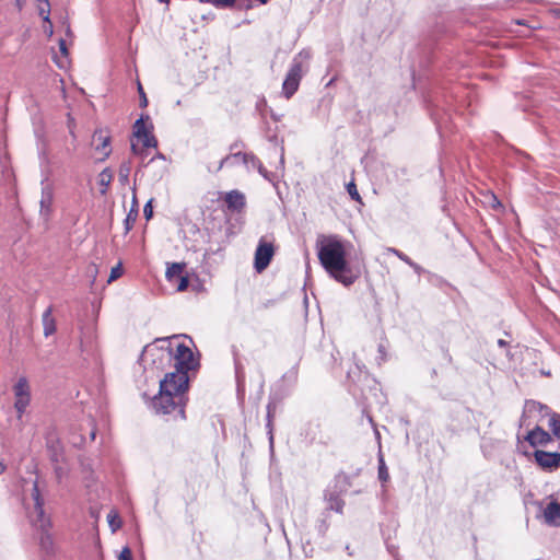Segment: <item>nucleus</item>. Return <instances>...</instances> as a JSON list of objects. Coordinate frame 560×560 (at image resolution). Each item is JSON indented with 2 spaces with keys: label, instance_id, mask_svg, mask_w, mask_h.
<instances>
[{
  "label": "nucleus",
  "instance_id": "nucleus-1",
  "mask_svg": "<svg viewBox=\"0 0 560 560\" xmlns=\"http://www.w3.org/2000/svg\"><path fill=\"white\" fill-rule=\"evenodd\" d=\"M316 245L320 265L329 276L343 285L352 284L354 277L346 258V243L335 235H329L318 237Z\"/></svg>",
  "mask_w": 560,
  "mask_h": 560
},
{
  "label": "nucleus",
  "instance_id": "nucleus-2",
  "mask_svg": "<svg viewBox=\"0 0 560 560\" xmlns=\"http://www.w3.org/2000/svg\"><path fill=\"white\" fill-rule=\"evenodd\" d=\"M188 374L184 371L166 373L160 381V392L152 399V407L156 412L171 413L178 410L184 417L185 394L188 389Z\"/></svg>",
  "mask_w": 560,
  "mask_h": 560
},
{
  "label": "nucleus",
  "instance_id": "nucleus-3",
  "mask_svg": "<svg viewBox=\"0 0 560 560\" xmlns=\"http://www.w3.org/2000/svg\"><path fill=\"white\" fill-rule=\"evenodd\" d=\"M161 341L163 343L161 347L150 345L144 348L141 360L145 368L151 364L152 370H162L166 363L174 361L175 371H184L188 374V371L195 369L197 362L189 347L178 343L173 351L170 345H166V340Z\"/></svg>",
  "mask_w": 560,
  "mask_h": 560
},
{
  "label": "nucleus",
  "instance_id": "nucleus-4",
  "mask_svg": "<svg viewBox=\"0 0 560 560\" xmlns=\"http://www.w3.org/2000/svg\"><path fill=\"white\" fill-rule=\"evenodd\" d=\"M25 504L30 510V518L33 525L42 532L40 544L43 548L47 549L50 544V537L47 535V529L50 526L49 518L45 515L43 504L44 500L40 495L37 480L32 482L30 497L25 498Z\"/></svg>",
  "mask_w": 560,
  "mask_h": 560
},
{
  "label": "nucleus",
  "instance_id": "nucleus-5",
  "mask_svg": "<svg viewBox=\"0 0 560 560\" xmlns=\"http://www.w3.org/2000/svg\"><path fill=\"white\" fill-rule=\"evenodd\" d=\"M149 116H141L133 125V140L131 142V150L135 155L142 156L144 152L147 155L150 150L155 149L156 140L151 132L152 126H148L147 121Z\"/></svg>",
  "mask_w": 560,
  "mask_h": 560
},
{
  "label": "nucleus",
  "instance_id": "nucleus-6",
  "mask_svg": "<svg viewBox=\"0 0 560 560\" xmlns=\"http://www.w3.org/2000/svg\"><path fill=\"white\" fill-rule=\"evenodd\" d=\"M221 168L237 174L259 173L264 175L260 162L257 161L254 155L246 153H235L233 155L225 158L224 160L221 161L219 167L215 171H220Z\"/></svg>",
  "mask_w": 560,
  "mask_h": 560
},
{
  "label": "nucleus",
  "instance_id": "nucleus-7",
  "mask_svg": "<svg viewBox=\"0 0 560 560\" xmlns=\"http://www.w3.org/2000/svg\"><path fill=\"white\" fill-rule=\"evenodd\" d=\"M308 57V52H300L292 60L291 67L282 84V92L287 98H290L296 92L302 79L304 62Z\"/></svg>",
  "mask_w": 560,
  "mask_h": 560
},
{
  "label": "nucleus",
  "instance_id": "nucleus-8",
  "mask_svg": "<svg viewBox=\"0 0 560 560\" xmlns=\"http://www.w3.org/2000/svg\"><path fill=\"white\" fill-rule=\"evenodd\" d=\"M275 255V245L267 237H260L254 256V268L257 272H262L270 264Z\"/></svg>",
  "mask_w": 560,
  "mask_h": 560
},
{
  "label": "nucleus",
  "instance_id": "nucleus-9",
  "mask_svg": "<svg viewBox=\"0 0 560 560\" xmlns=\"http://www.w3.org/2000/svg\"><path fill=\"white\" fill-rule=\"evenodd\" d=\"M91 147L95 161H104L112 152L110 136L103 129H96L93 133Z\"/></svg>",
  "mask_w": 560,
  "mask_h": 560
},
{
  "label": "nucleus",
  "instance_id": "nucleus-10",
  "mask_svg": "<svg viewBox=\"0 0 560 560\" xmlns=\"http://www.w3.org/2000/svg\"><path fill=\"white\" fill-rule=\"evenodd\" d=\"M13 393L15 398L14 408L19 418H21L31 401V388L25 376L19 377L13 386Z\"/></svg>",
  "mask_w": 560,
  "mask_h": 560
},
{
  "label": "nucleus",
  "instance_id": "nucleus-11",
  "mask_svg": "<svg viewBox=\"0 0 560 560\" xmlns=\"http://www.w3.org/2000/svg\"><path fill=\"white\" fill-rule=\"evenodd\" d=\"M185 267L184 262H172L166 268L165 277L170 283L176 285L178 292L185 291L188 287V278L183 275Z\"/></svg>",
  "mask_w": 560,
  "mask_h": 560
},
{
  "label": "nucleus",
  "instance_id": "nucleus-12",
  "mask_svg": "<svg viewBox=\"0 0 560 560\" xmlns=\"http://www.w3.org/2000/svg\"><path fill=\"white\" fill-rule=\"evenodd\" d=\"M534 457L537 465L544 470L552 471L560 467V453L558 452L550 453L537 450Z\"/></svg>",
  "mask_w": 560,
  "mask_h": 560
},
{
  "label": "nucleus",
  "instance_id": "nucleus-13",
  "mask_svg": "<svg viewBox=\"0 0 560 560\" xmlns=\"http://www.w3.org/2000/svg\"><path fill=\"white\" fill-rule=\"evenodd\" d=\"M221 195L228 210L232 212H241L246 206L245 195L240 190L234 189Z\"/></svg>",
  "mask_w": 560,
  "mask_h": 560
},
{
  "label": "nucleus",
  "instance_id": "nucleus-14",
  "mask_svg": "<svg viewBox=\"0 0 560 560\" xmlns=\"http://www.w3.org/2000/svg\"><path fill=\"white\" fill-rule=\"evenodd\" d=\"M54 199L51 185L47 180L42 182L40 215L47 219L50 214V207Z\"/></svg>",
  "mask_w": 560,
  "mask_h": 560
},
{
  "label": "nucleus",
  "instance_id": "nucleus-15",
  "mask_svg": "<svg viewBox=\"0 0 560 560\" xmlns=\"http://www.w3.org/2000/svg\"><path fill=\"white\" fill-rule=\"evenodd\" d=\"M542 517L546 524L558 526L560 524V503L550 501L542 508Z\"/></svg>",
  "mask_w": 560,
  "mask_h": 560
},
{
  "label": "nucleus",
  "instance_id": "nucleus-16",
  "mask_svg": "<svg viewBox=\"0 0 560 560\" xmlns=\"http://www.w3.org/2000/svg\"><path fill=\"white\" fill-rule=\"evenodd\" d=\"M525 439L532 446L547 445L551 441L549 433L540 428L529 431Z\"/></svg>",
  "mask_w": 560,
  "mask_h": 560
},
{
  "label": "nucleus",
  "instance_id": "nucleus-17",
  "mask_svg": "<svg viewBox=\"0 0 560 560\" xmlns=\"http://www.w3.org/2000/svg\"><path fill=\"white\" fill-rule=\"evenodd\" d=\"M138 212H139V203H138L137 196H136V183H135L133 187H132L131 208H130V210L125 219V222H124L126 233H128L133 228V224L138 217Z\"/></svg>",
  "mask_w": 560,
  "mask_h": 560
},
{
  "label": "nucleus",
  "instance_id": "nucleus-18",
  "mask_svg": "<svg viewBox=\"0 0 560 560\" xmlns=\"http://www.w3.org/2000/svg\"><path fill=\"white\" fill-rule=\"evenodd\" d=\"M44 336L49 337L56 331V322L52 317V308L48 307L42 317Z\"/></svg>",
  "mask_w": 560,
  "mask_h": 560
},
{
  "label": "nucleus",
  "instance_id": "nucleus-19",
  "mask_svg": "<svg viewBox=\"0 0 560 560\" xmlns=\"http://www.w3.org/2000/svg\"><path fill=\"white\" fill-rule=\"evenodd\" d=\"M325 500L327 501V509L336 511L338 513L342 512L345 502L339 498L336 492H326Z\"/></svg>",
  "mask_w": 560,
  "mask_h": 560
},
{
  "label": "nucleus",
  "instance_id": "nucleus-20",
  "mask_svg": "<svg viewBox=\"0 0 560 560\" xmlns=\"http://www.w3.org/2000/svg\"><path fill=\"white\" fill-rule=\"evenodd\" d=\"M148 168V172H156V171H163L166 172V161L163 155H158L154 158H151L148 164L145 165Z\"/></svg>",
  "mask_w": 560,
  "mask_h": 560
},
{
  "label": "nucleus",
  "instance_id": "nucleus-21",
  "mask_svg": "<svg viewBox=\"0 0 560 560\" xmlns=\"http://www.w3.org/2000/svg\"><path fill=\"white\" fill-rule=\"evenodd\" d=\"M59 50L61 57L55 56V61L59 68H65L67 66V57H68V43L65 38L59 39Z\"/></svg>",
  "mask_w": 560,
  "mask_h": 560
},
{
  "label": "nucleus",
  "instance_id": "nucleus-22",
  "mask_svg": "<svg viewBox=\"0 0 560 560\" xmlns=\"http://www.w3.org/2000/svg\"><path fill=\"white\" fill-rule=\"evenodd\" d=\"M38 14L45 23H49L50 4L48 0H37Z\"/></svg>",
  "mask_w": 560,
  "mask_h": 560
},
{
  "label": "nucleus",
  "instance_id": "nucleus-23",
  "mask_svg": "<svg viewBox=\"0 0 560 560\" xmlns=\"http://www.w3.org/2000/svg\"><path fill=\"white\" fill-rule=\"evenodd\" d=\"M548 425L551 429L552 433L560 439V416L557 413H552L548 420Z\"/></svg>",
  "mask_w": 560,
  "mask_h": 560
},
{
  "label": "nucleus",
  "instance_id": "nucleus-24",
  "mask_svg": "<svg viewBox=\"0 0 560 560\" xmlns=\"http://www.w3.org/2000/svg\"><path fill=\"white\" fill-rule=\"evenodd\" d=\"M107 521H108V524H109V527L112 529V532H116L117 529L120 528L121 526V521L119 518V515L116 511H110L108 514H107Z\"/></svg>",
  "mask_w": 560,
  "mask_h": 560
},
{
  "label": "nucleus",
  "instance_id": "nucleus-25",
  "mask_svg": "<svg viewBox=\"0 0 560 560\" xmlns=\"http://www.w3.org/2000/svg\"><path fill=\"white\" fill-rule=\"evenodd\" d=\"M378 478L382 482H386L389 479L388 469L382 455L378 457Z\"/></svg>",
  "mask_w": 560,
  "mask_h": 560
},
{
  "label": "nucleus",
  "instance_id": "nucleus-26",
  "mask_svg": "<svg viewBox=\"0 0 560 560\" xmlns=\"http://www.w3.org/2000/svg\"><path fill=\"white\" fill-rule=\"evenodd\" d=\"M346 188H347L348 194L350 195V197H351L353 200H355V201H358V202L362 203V201H361V196H360V194H359V191H358V188H357V184H355L353 180H351V182L347 183V184H346Z\"/></svg>",
  "mask_w": 560,
  "mask_h": 560
},
{
  "label": "nucleus",
  "instance_id": "nucleus-27",
  "mask_svg": "<svg viewBox=\"0 0 560 560\" xmlns=\"http://www.w3.org/2000/svg\"><path fill=\"white\" fill-rule=\"evenodd\" d=\"M48 447L51 450V459L58 464L62 459L61 448L52 441L48 442Z\"/></svg>",
  "mask_w": 560,
  "mask_h": 560
},
{
  "label": "nucleus",
  "instance_id": "nucleus-28",
  "mask_svg": "<svg viewBox=\"0 0 560 560\" xmlns=\"http://www.w3.org/2000/svg\"><path fill=\"white\" fill-rule=\"evenodd\" d=\"M122 275V267L121 264H118L117 266L113 267L110 270V275L108 278V283L115 281Z\"/></svg>",
  "mask_w": 560,
  "mask_h": 560
},
{
  "label": "nucleus",
  "instance_id": "nucleus-29",
  "mask_svg": "<svg viewBox=\"0 0 560 560\" xmlns=\"http://www.w3.org/2000/svg\"><path fill=\"white\" fill-rule=\"evenodd\" d=\"M236 0H213L212 3L218 8H231Z\"/></svg>",
  "mask_w": 560,
  "mask_h": 560
},
{
  "label": "nucleus",
  "instance_id": "nucleus-30",
  "mask_svg": "<svg viewBox=\"0 0 560 560\" xmlns=\"http://www.w3.org/2000/svg\"><path fill=\"white\" fill-rule=\"evenodd\" d=\"M388 252L396 255L400 260L405 261L406 264H411V259L404 253L399 252L398 249L388 248Z\"/></svg>",
  "mask_w": 560,
  "mask_h": 560
},
{
  "label": "nucleus",
  "instance_id": "nucleus-31",
  "mask_svg": "<svg viewBox=\"0 0 560 560\" xmlns=\"http://www.w3.org/2000/svg\"><path fill=\"white\" fill-rule=\"evenodd\" d=\"M138 92L140 95V106L145 107L148 105V98L140 82H138Z\"/></svg>",
  "mask_w": 560,
  "mask_h": 560
},
{
  "label": "nucleus",
  "instance_id": "nucleus-32",
  "mask_svg": "<svg viewBox=\"0 0 560 560\" xmlns=\"http://www.w3.org/2000/svg\"><path fill=\"white\" fill-rule=\"evenodd\" d=\"M143 214L147 220H150L153 215L152 200H149L143 209Z\"/></svg>",
  "mask_w": 560,
  "mask_h": 560
},
{
  "label": "nucleus",
  "instance_id": "nucleus-33",
  "mask_svg": "<svg viewBox=\"0 0 560 560\" xmlns=\"http://www.w3.org/2000/svg\"><path fill=\"white\" fill-rule=\"evenodd\" d=\"M118 560H132L131 550L128 547H125L120 551V553L118 556Z\"/></svg>",
  "mask_w": 560,
  "mask_h": 560
},
{
  "label": "nucleus",
  "instance_id": "nucleus-34",
  "mask_svg": "<svg viewBox=\"0 0 560 560\" xmlns=\"http://www.w3.org/2000/svg\"><path fill=\"white\" fill-rule=\"evenodd\" d=\"M55 474L57 479L60 481L67 475V469L61 465H57L55 467Z\"/></svg>",
  "mask_w": 560,
  "mask_h": 560
},
{
  "label": "nucleus",
  "instance_id": "nucleus-35",
  "mask_svg": "<svg viewBox=\"0 0 560 560\" xmlns=\"http://www.w3.org/2000/svg\"><path fill=\"white\" fill-rule=\"evenodd\" d=\"M109 183H110V177H108L107 179L105 177H101L100 186H101L102 195L106 194V189H107Z\"/></svg>",
  "mask_w": 560,
  "mask_h": 560
},
{
  "label": "nucleus",
  "instance_id": "nucleus-36",
  "mask_svg": "<svg viewBox=\"0 0 560 560\" xmlns=\"http://www.w3.org/2000/svg\"><path fill=\"white\" fill-rule=\"evenodd\" d=\"M491 207L493 209H501L502 208V203L500 202V200L494 196V195H491Z\"/></svg>",
  "mask_w": 560,
  "mask_h": 560
},
{
  "label": "nucleus",
  "instance_id": "nucleus-37",
  "mask_svg": "<svg viewBox=\"0 0 560 560\" xmlns=\"http://www.w3.org/2000/svg\"><path fill=\"white\" fill-rule=\"evenodd\" d=\"M44 32L48 35V36H51L54 31H52V24L51 22L49 21V23H46L43 27Z\"/></svg>",
  "mask_w": 560,
  "mask_h": 560
},
{
  "label": "nucleus",
  "instance_id": "nucleus-38",
  "mask_svg": "<svg viewBox=\"0 0 560 560\" xmlns=\"http://www.w3.org/2000/svg\"><path fill=\"white\" fill-rule=\"evenodd\" d=\"M408 265H409L410 267H412L417 273H421L422 268H421L418 264H416V262H413V261L411 260V264H408Z\"/></svg>",
  "mask_w": 560,
  "mask_h": 560
},
{
  "label": "nucleus",
  "instance_id": "nucleus-39",
  "mask_svg": "<svg viewBox=\"0 0 560 560\" xmlns=\"http://www.w3.org/2000/svg\"><path fill=\"white\" fill-rule=\"evenodd\" d=\"M536 406H539L540 411H542V410L547 411L548 410L547 407H542L540 405H537L536 402H530V404L527 405V407H536Z\"/></svg>",
  "mask_w": 560,
  "mask_h": 560
},
{
  "label": "nucleus",
  "instance_id": "nucleus-40",
  "mask_svg": "<svg viewBox=\"0 0 560 560\" xmlns=\"http://www.w3.org/2000/svg\"><path fill=\"white\" fill-rule=\"evenodd\" d=\"M130 172H131V170H130L128 166H125V165H124V166H122V168H121V171H120V175H124V173L128 174V173H130Z\"/></svg>",
  "mask_w": 560,
  "mask_h": 560
},
{
  "label": "nucleus",
  "instance_id": "nucleus-41",
  "mask_svg": "<svg viewBox=\"0 0 560 560\" xmlns=\"http://www.w3.org/2000/svg\"><path fill=\"white\" fill-rule=\"evenodd\" d=\"M5 467V464L2 460H0V475L4 472Z\"/></svg>",
  "mask_w": 560,
  "mask_h": 560
},
{
  "label": "nucleus",
  "instance_id": "nucleus-42",
  "mask_svg": "<svg viewBox=\"0 0 560 560\" xmlns=\"http://www.w3.org/2000/svg\"><path fill=\"white\" fill-rule=\"evenodd\" d=\"M498 345H499L500 347H504L506 343H505V341H504V340L499 339V340H498Z\"/></svg>",
  "mask_w": 560,
  "mask_h": 560
},
{
  "label": "nucleus",
  "instance_id": "nucleus-43",
  "mask_svg": "<svg viewBox=\"0 0 560 560\" xmlns=\"http://www.w3.org/2000/svg\"><path fill=\"white\" fill-rule=\"evenodd\" d=\"M66 34H67V36H71V31H70L69 26L66 27Z\"/></svg>",
  "mask_w": 560,
  "mask_h": 560
},
{
  "label": "nucleus",
  "instance_id": "nucleus-44",
  "mask_svg": "<svg viewBox=\"0 0 560 560\" xmlns=\"http://www.w3.org/2000/svg\"><path fill=\"white\" fill-rule=\"evenodd\" d=\"M15 2H16V4H18L19 7H21V2H22V0H15Z\"/></svg>",
  "mask_w": 560,
  "mask_h": 560
},
{
  "label": "nucleus",
  "instance_id": "nucleus-45",
  "mask_svg": "<svg viewBox=\"0 0 560 560\" xmlns=\"http://www.w3.org/2000/svg\"><path fill=\"white\" fill-rule=\"evenodd\" d=\"M100 175H101V176L106 175V170H104Z\"/></svg>",
  "mask_w": 560,
  "mask_h": 560
},
{
  "label": "nucleus",
  "instance_id": "nucleus-46",
  "mask_svg": "<svg viewBox=\"0 0 560 560\" xmlns=\"http://www.w3.org/2000/svg\"><path fill=\"white\" fill-rule=\"evenodd\" d=\"M556 14H557L558 16H560V10H559V11H557V12H556Z\"/></svg>",
  "mask_w": 560,
  "mask_h": 560
}]
</instances>
